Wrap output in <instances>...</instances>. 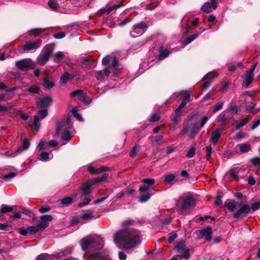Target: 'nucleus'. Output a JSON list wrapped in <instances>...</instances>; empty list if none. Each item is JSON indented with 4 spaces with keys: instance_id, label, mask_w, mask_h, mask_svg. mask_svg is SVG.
<instances>
[{
    "instance_id": "1",
    "label": "nucleus",
    "mask_w": 260,
    "mask_h": 260,
    "mask_svg": "<svg viewBox=\"0 0 260 260\" xmlns=\"http://www.w3.org/2000/svg\"><path fill=\"white\" fill-rule=\"evenodd\" d=\"M134 222V220L131 219L125 220L121 224L122 229L118 231L114 235V241L119 249L135 248L140 243L138 231L128 228Z\"/></svg>"
},
{
    "instance_id": "2",
    "label": "nucleus",
    "mask_w": 260,
    "mask_h": 260,
    "mask_svg": "<svg viewBox=\"0 0 260 260\" xmlns=\"http://www.w3.org/2000/svg\"><path fill=\"white\" fill-rule=\"evenodd\" d=\"M103 245V238L98 235L84 238L81 243L82 249L87 251L86 255L89 257L88 260H112L101 251Z\"/></svg>"
},
{
    "instance_id": "3",
    "label": "nucleus",
    "mask_w": 260,
    "mask_h": 260,
    "mask_svg": "<svg viewBox=\"0 0 260 260\" xmlns=\"http://www.w3.org/2000/svg\"><path fill=\"white\" fill-rule=\"evenodd\" d=\"M173 250L178 254L177 256L180 259H188L190 256V250L186 247V242L184 240H181L178 242Z\"/></svg>"
},
{
    "instance_id": "4",
    "label": "nucleus",
    "mask_w": 260,
    "mask_h": 260,
    "mask_svg": "<svg viewBox=\"0 0 260 260\" xmlns=\"http://www.w3.org/2000/svg\"><path fill=\"white\" fill-rule=\"evenodd\" d=\"M176 206L182 211H186L195 206L194 199L190 196L181 197L176 203Z\"/></svg>"
},
{
    "instance_id": "5",
    "label": "nucleus",
    "mask_w": 260,
    "mask_h": 260,
    "mask_svg": "<svg viewBox=\"0 0 260 260\" xmlns=\"http://www.w3.org/2000/svg\"><path fill=\"white\" fill-rule=\"evenodd\" d=\"M106 174H103L100 177L95 178L84 183L81 188L82 193L83 196H87L91 192V187L93 185L105 180L107 178Z\"/></svg>"
},
{
    "instance_id": "6",
    "label": "nucleus",
    "mask_w": 260,
    "mask_h": 260,
    "mask_svg": "<svg viewBox=\"0 0 260 260\" xmlns=\"http://www.w3.org/2000/svg\"><path fill=\"white\" fill-rule=\"evenodd\" d=\"M52 50L53 47L51 45H46L43 48L37 59L40 64H45L49 60Z\"/></svg>"
},
{
    "instance_id": "7",
    "label": "nucleus",
    "mask_w": 260,
    "mask_h": 260,
    "mask_svg": "<svg viewBox=\"0 0 260 260\" xmlns=\"http://www.w3.org/2000/svg\"><path fill=\"white\" fill-rule=\"evenodd\" d=\"M147 28V25L145 22H140L133 26L130 35L133 38H136L143 34L146 31Z\"/></svg>"
},
{
    "instance_id": "8",
    "label": "nucleus",
    "mask_w": 260,
    "mask_h": 260,
    "mask_svg": "<svg viewBox=\"0 0 260 260\" xmlns=\"http://www.w3.org/2000/svg\"><path fill=\"white\" fill-rule=\"evenodd\" d=\"M16 66L19 69L22 71H27L29 69H33L34 67L31 60L27 59H21L16 61Z\"/></svg>"
},
{
    "instance_id": "9",
    "label": "nucleus",
    "mask_w": 260,
    "mask_h": 260,
    "mask_svg": "<svg viewBox=\"0 0 260 260\" xmlns=\"http://www.w3.org/2000/svg\"><path fill=\"white\" fill-rule=\"evenodd\" d=\"M53 217L50 215H44L41 216L40 220L38 221L37 224L39 229L40 231H43L46 228L48 225V222L52 220Z\"/></svg>"
},
{
    "instance_id": "10",
    "label": "nucleus",
    "mask_w": 260,
    "mask_h": 260,
    "mask_svg": "<svg viewBox=\"0 0 260 260\" xmlns=\"http://www.w3.org/2000/svg\"><path fill=\"white\" fill-rule=\"evenodd\" d=\"M30 146V143L27 139H24L21 146L17 148L14 152H8L7 155L9 156H15L21 153L23 151L27 150Z\"/></svg>"
},
{
    "instance_id": "11",
    "label": "nucleus",
    "mask_w": 260,
    "mask_h": 260,
    "mask_svg": "<svg viewBox=\"0 0 260 260\" xmlns=\"http://www.w3.org/2000/svg\"><path fill=\"white\" fill-rule=\"evenodd\" d=\"M42 41L38 39L34 42H28L23 47L25 51H33L39 48L41 45Z\"/></svg>"
},
{
    "instance_id": "12",
    "label": "nucleus",
    "mask_w": 260,
    "mask_h": 260,
    "mask_svg": "<svg viewBox=\"0 0 260 260\" xmlns=\"http://www.w3.org/2000/svg\"><path fill=\"white\" fill-rule=\"evenodd\" d=\"M250 211V207L247 205H244L241 207L233 215V218H239L245 217Z\"/></svg>"
},
{
    "instance_id": "13",
    "label": "nucleus",
    "mask_w": 260,
    "mask_h": 260,
    "mask_svg": "<svg viewBox=\"0 0 260 260\" xmlns=\"http://www.w3.org/2000/svg\"><path fill=\"white\" fill-rule=\"evenodd\" d=\"M217 7L216 0H211L210 2H207L202 7L201 10L204 12L209 13L213 10H215Z\"/></svg>"
},
{
    "instance_id": "14",
    "label": "nucleus",
    "mask_w": 260,
    "mask_h": 260,
    "mask_svg": "<svg viewBox=\"0 0 260 260\" xmlns=\"http://www.w3.org/2000/svg\"><path fill=\"white\" fill-rule=\"evenodd\" d=\"M52 102V99L49 96H46L41 98L37 102V105L40 108H46Z\"/></svg>"
},
{
    "instance_id": "15",
    "label": "nucleus",
    "mask_w": 260,
    "mask_h": 260,
    "mask_svg": "<svg viewBox=\"0 0 260 260\" xmlns=\"http://www.w3.org/2000/svg\"><path fill=\"white\" fill-rule=\"evenodd\" d=\"M199 232L206 239L207 241H210L212 239V229L209 226L207 228L199 231Z\"/></svg>"
},
{
    "instance_id": "16",
    "label": "nucleus",
    "mask_w": 260,
    "mask_h": 260,
    "mask_svg": "<svg viewBox=\"0 0 260 260\" xmlns=\"http://www.w3.org/2000/svg\"><path fill=\"white\" fill-rule=\"evenodd\" d=\"M236 151L238 153H244L248 152L251 149V146L249 144H240L236 146Z\"/></svg>"
},
{
    "instance_id": "17",
    "label": "nucleus",
    "mask_w": 260,
    "mask_h": 260,
    "mask_svg": "<svg viewBox=\"0 0 260 260\" xmlns=\"http://www.w3.org/2000/svg\"><path fill=\"white\" fill-rule=\"evenodd\" d=\"M110 73V71L108 68L104 70L103 72L101 71H96L95 72V76L96 79L99 81H103L104 80L105 77H108Z\"/></svg>"
},
{
    "instance_id": "18",
    "label": "nucleus",
    "mask_w": 260,
    "mask_h": 260,
    "mask_svg": "<svg viewBox=\"0 0 260 260\" xmlns=\"http://www.w3.org/2000/svg\"><path fill=\"white\" fill-rule=\"evenodd\" d=\"M221 129L219 128L216 129V130L212 133L210 141L215 145L218 141L220 137H221Z\"/></svg>"
},
{
    "instance_id": "19",
    "label": "nucleus",
    "mask_w": 260,
    "mask_h": 260,
    "mask_svg": "<svg viewBox=\"0 0 260 260\" xmlns=\"http://www.w3.org/2000/svg\"><path fill=\"white\" fill-rule=\"evenodd\" d=\"M72 127H70L64 131L61 136V138L63 140L66 141L67 142L70 141L73 136L72 132Z\"/></svg>"
},
{
    "instance_id": "20",
    "label": "nucleus",
    "mask_w": 260,
    "mask_h": 260,
    "mask_svg": "<svg viewBox=\"0 0 260 260\" xmlns=\"http://www.w3.org/2000/svg\"><path fill=\"white\" fill-rule=\"evenodd\" d=\"M237 205V203L234 200H227L224 203V206L231 212L235 211Z\"/></svg>"
},
{
    "instance_id": "21",
    "label": "nucleus",
    "mask_w": 260,
    "mask_h": 260,
    "mask_svg": "<svg viewBox=\"0 0 260 260\" xmlns=\"http://www.w3.org/2000/svg\"><path fill=\"white\" fill-rule=\"evenodd\" d=\"M71 79H72V77L70 74L68 72H64L60 77L59 83L61 85H65Z\"/></svg>"
},
{
    "instance_id": "22",
    "label": "nucleus",
    "mask_w": 260,
    "mask_h": 260,
    "mask_svg": "<svg viewBox=\"0 0 260 260\" xmlns=\"http://www.w3.org/2000/svg\"><path fill=\"white\" fill-rule=\"evenodd\" d=\"M170 52L166 48L161 46L159 49L158 58L159 59H163L166 58L169 54Z\"/></svg>"
},
{
    "instance_id": "23",
    "label": "nucleus",
    "mask_w": 260,
    "mask_h": 260,
    "mask_svg": "<svg viewBox=\"0 0 260 260\" xmlns=\"http://www.w3.org/2000/svg\"><path fill=\"white\" fill-rule=\"evenodd\" d=\"M164 182L166 184H172V182L175 180L176 175L174 174H167L164 175Z\"/></svg>"
},
{
    "instance_id": "24",
    "label": "nucleus",
    "mask_w": 260,
    "mask_h": 260,
    "mask_svg": "<svg viewBox=\"0 0 260 260\" xmlns=\"http://www.w3.org/2000/svg\"><path fill=\"white\" fill-rule=\"evenodd\" d=\"M40 157L41 160L46 161L53 158V154L51 152L50 153L42 152L41 153Z\"/></svg>"
},
{
    "instance_id": "25",
    "label": "nucleus",
    "mask_w": 260,
    "mask_h": 260,
    "mask_svg": "<svg viewBox=\"0 0 260 260\" xmlns=\"http://www.w3.org/2000/svg\"><path fill=\"white\" fill-rule=\"evenodd\" d=\"M15 209V206H7L6 205H3L2 206V209L0 210V216L3 213H6L7 212L12 211Z\"/></svg>"
},
{
    "instance_id": "26",
    "label": "nucleus",
    "mask_w": 260,
    "mask_h": 260,
    "mask_svg": "<svg viewBox=\"0 0 260 260\" xmlns=\"http://www.w3.org/2000/svg\"><path fill=\"white\" fill-rule=\"evenodd\" d=\"M34 120L33 122H29V125L38 131L40 128V124H39V117L37 115L34 116Z\"/></svg>"
},
{
    "instance_id": "27",
    "label": "nucleus",
    "mask_w": 260,
    "mask_h": 260,
    "mask_svg": "<svg viewBox=\"0 0 260 260\" xmlns=\"http://www.w3.org/2000/svg\"><path fill=\"white\" fill-rule=\"evenodd\" d=\"M253 78V74L247 72L245 78V84L247 87L252 82Z\"/></svg>"
},
{
    "instance_id": "28",
    "label": "nucleus",
    "mask_w": 260,
    "mask_h": 260,
    "mask_svg": "<svg viewBox=\"0 0 260 260\" xmlns=\"http://www.w3.org/2000/svg\"><path fill=\"white\" fill-rule=\"evenodd\" d=\"M64 56L63 52L58 51L53 55V60L56 62H58Z\"/></svg>"
},
{
    "instance_id": "29",
    "label": "nucleus",
    "mask_w": 260,
    "mask_h": 260,
    "mask_svg": "<svg viewBox=\"0 0 260 260\" xmlns=\"http://www.w3.org/2000/svg\"><path fill=\"white\" fill-rule=\"evenodd\" d=\"M44 29L42 28H34L30 30L28 32V34L29 36H38L40 34V33Z\"/></svg>"
},
{
    "instance_id": "30",
    "label": "nucleus",
    "mask_w": 260,
    "mask_h": 260,
    "mask_svg": "<svg viewBox=\"0 0 260 260\" xmlns=\"http://www.w3.org/2000/svg\"><path fill=\"white\" fill-rule=\"evenodd\" d=\"M54 84L52 81H50L47 78H45L43 80V86L45 88L50 89L54 86Z\"/></svg>"
},
{
    "instance_id": "31",
    "label": "nucleus",
    "mask_w": 260,
    "mask_h": 260,
    "mask_svg": "<svg viewBox=\"0 0 260 260\" xmlns=\"http://www.w3.org/2000/svg\"><path fill=\"white\" fill-rule=\"evenodd\" d=\"M201 128H200V126L199 127L198 126V123H194L191 129H192V131H193V133H192V134H190L189 135V137L191 138V139H193L194 138V137L195 136V135H196V134L198 132V131L201 129Z\"/></svg>"
},
{
    "instance_id": "32",
    "label": "nucleus",
    "mask_w": 260,
    "mask_h": 260,
    "mask_svg": "<svg viewBox=\"0 0 260 260\" xmlns=\"http://www.w3.org/2000/svg\"><path fill=\"white\" fill-rule=\"evenodd\" d=\"M199 35V34H194L190 36L188 38L185 39L183 42V44L184 45H187L190 43L192 41L195 40Z\"/></svg>"
},
{
    "instance_id": "33",
    "label": "nucleus",
    "mask_w": 260,
    "mask_h": 260,
    "mask_svg": "<svg viewBox=\"0 0 260 260\" xmlns=\"http://www.w3.org/2000/svg\"><path fill=\"white\" fill-rule=\"evenodd\" d=\"M72 113L73 115L77 118L79 121H83V119L82 116L78 113V108L77 107H74L72 110Z\"/></svg>"
},
{
    "instance_id": "34",
    "label": "nucleus",
    "mask_w": 260,
    "mask_h": 260,
    "mask_svg": "<svg viewBox=\"0 0 260 260\" xmlns=\"http://www.w3.org/2000/svg\"><path fill=\"white\" fill-rule=\"evenodd\" d=\"M92 213V211L87 210L81 215V218L84 220L91 219L93 218Z\"/></svg>"
},
{
    "instance_id": "35",
    "label": "nucleus",
    "mask_w": 260,
    "mask_h": 260,
    "mask_svg": "<svg viewBox=\"0 0 260 260\" xmlns=\"http://www.w3.org/2000/svg\"><path fill=\"white\" fill-rule=\"evenodd\" d=\"M80 100L83 102L85 104L89 105L92 102V100L84 92L82 94Z\"/></svg>"
},
{
    "instance_id": "36",
    "label": "nucleus",
    "mask_w": 260,
    "mask_h": 260,
    "mask_svg": "<svg viewBox=\"0 0 260 260\" xmlns=\"http://www.w3.org/2000/svg\"><path fill=\"white\" fill-rule=\"evenodd\" d=\"M27 228L28 233L31 235L35 234L40 231V229H39L37 224L36 226H29Z\"/></svg>"
},
{
    "instance_id": "37",
    "label": "nucleus",
    "mask_w": 260,
    "mask_h": 260,
    "mask_svg": "<svg viewBox=\"0 0 260 260\" xmlns=\"http://www.w3.org/2000/svg\"><path fill=\"white\" fill-rule=\"evenodd\" d=\"M49 6L53 10H56L59 6L55 0H49L48 2Z\"/></svg>"
},
{
    "instance_id": "38",
    "label": "nucleus",
    "mask_w": 260,
    "mask_h": 260,
    "mask_svg": "<svg viewBox=\"0 0 260 260\" xmlns=\"http://www.w3.org/2000/svg\"><path fill=\"white\" fill-rule=\"evenodd\" d=\"M140 147L137 145H136L135 147H134L129 153V155L131 157H135L137 155L138 152L140 150Z\"/></svg>"
},
{
    "instance_id": "39",
    "label": "nucleus",
    "mask_w": 260,
    "mask_h": 260,
    "mask_svg": "<svg viewBox=\"0 0 260 260\" xmlns=\"http://www.w3.org/2000/svg\"><path fill=\"white\" fill-rule=\"evenodd\" d=\"M71 253V249H67L64 251H62L60 252L56 253L54 254V256L57 257H61L62 256H65L68 254H70Z\"/></svg>"
},
{
    "instance_id": "40",
    "label": "nucleus",
    "mask_w": 260,
    "mask_h": 260,
    "mask_svg": "<svg viewBox=\"0 0 260 260\" xmlns=\"http://www.w3.org/2000/svg\"><path fill=\"white\" fill-rule=\"evenodd\" d=\"M16 176V174L14 172H11L3 176V179L6 181L11 180L13 178Z\"/></svg>"
},
{
    "instance_id": "41",
    "label": "nucleus",
    "mask_w": 260,
    "mask_h": 260,
    "mask_svg": "<svg viewBox=\"0 0 260 260\" xmlns=\"http://www.w3.org/2000/svg\"><path fill=\"white\" fill-rule=\"evenodd\" d=\"M83 92H84L82 90H81V89L76 90L73 91V92H72L70 93V96L72 98H74V97L78 96H79V99H80Z\"/></svg>"
},
{
    "instance_id": "42",
    "label": "nucleus",
    "mask_w": 260,
    "mask_h": 260,
    "mask_svg": "<svg viewBox=\"0 0 260 260\" xmlns=\"http://www.w3.org/2000/svg\"><path fill=\"white\" fill-rule=\"evenodd\" d=\"M73 202V198L71 197H67L63 198L61 201V203L62 205H64L66 206L69 205L71 204Z\"/></svg>"
},
{
    "instance_id": "43",
    "label": "nucleus",
    "mask_w": 260,
    "mask_h": 260,
    "mask_svg": "<svg viewBox=\"0 0 260 260\" xmlns=\"http://www.w3.org/2000/svg\"><path fill=\"white\" fill-rule=\"evenodd\" d=\"M251 162L256 167H260V157H255L251 159Z\"/></svg>"
},
{
    "instance_id": "44",
    "label": "nucleus",
    "mask_w": 260,
    "mask_h": 260,
    "mask_svg": "<svg viewBox=\"0 0 260 260\" xmlns=\"http://www.w3.org/2000/svg\"><path fill=\"white\" fill-rule=\"evenodd\" d=\"M216 90L215 88H213L212 91H209L207 93L203 98V101H207L209 100L213 95L215 94L214 91Z\"/></svg>"
},
{
    "instance_id": "45",
    "label": "nucleus",
    "mask_w": 260,
    "mask_h": 260,
    "mask_svg": "<svg viewBox=\"0 0 260 260\" xmlns=\"http://www.w3.org/2000/svg\"><path fill=\"white\" fill-rule=\"evenodd\" d=\"M49 255L47 253H42L38 255L35 260H48Z\"/></svg>"
},
{
    "instance_id": "46",
    "label": "nucleus",
    "mask_w": 260,
    "mask_h": 260,
    "mask_svg": "<svg viewBox=\"0 0 260 260\" xmlns=\"http://www.w3.org/2000/svg\"><path fill=\"white\" fill-rule=\"evenodd\" d=\"M121 6H122V3H121V2H120L117 4L113 5L112 6L109 7L108 8L107 11L109 13H110V12H112L113 10H116L117 9L120 8Z\"/></svg>"
},
{
    "instance_id": "47",
    "label": "nucleus",
    "mask_w": 260,
    "mask_h": 260,
    "mask_svg": "<svg viewBox=\"0 0 260 260\" xmlns=\"http://www.w3.org/2000/svg\"><path fill=\"white\" fill-rule=\"evenodd\" d=\"M150 198V195L149 193H147L146 194H143L140 197L139 201L141 202H145L148 201Z\"/></svg>"
},
{
    "instance_id": "48",
    "label": "nucleus",
    "mask_w": 260,
    "mask_h": 260,
    "mask_svg": "<svg viewBox=\"0 0 260 260\" xmlns=\"http://www.w3.org/2000/svg\"><path fill=\"white\" fill-rule=\"evenodd\" d=\"M28 91L33 93H39L40 89L37 86H32L28 88Z\"/></svg>"
},
{
    "instance_id": "49",
    "label": "nucleus",
    "mask_w": 260,
    "mask_h": 260,
    "mask_svg": "<svg viewBox=\"0 0 260 260\" xmlns=\"http://www.w3.org/2000/svg\"><path fill=\"white\" fill-rule=\"evenodd\" d=\"M196 152V149L194 147H191L187 152L186 154V157L188 158H191L192 157Z\"/></svg>"
},
{
    "instance_id": "50",
    "label": "nucleus",
    "mask_w": 260,
    "mask_h": 260,
    "mask_svg": "<svg viewBox=\"0 0 260 260\" xmlns=\"http://www.w3.org/2000/svg\"><path fill=\"white\" fill-rule=\"evenodd\" d=\"M223 103L219 102L217 104H216L213 110V112L215 113L218 111L220 110L223 107Z\"/></svg>"
},
{
    "instance_id": "51",
    "label": "nucleus",
    "mask_w": 260,
    "mask_h": 260,
    "mask_svg": "<svg viewBox=\"0 0 260 260\" xmlns=\"http://www.w3.org/2000/svg\"><path fill=\"white\" fill-rule=\"evenodd\" d=\"M255 107V104L253 102H250L248 103V105L246 107V111L251 112Z\"/></svg>"
},
{
    "instance_id": "52",
    "label": "nucleus",
    "mask_w": 260,
    "mask_h": 260,
    "mask_svg": "<svg viewBox=\"0 0 260 260\" xmlns=\"http://www.w3.org/2000/svg\"><path fill=\"white\" fill-rule=\"evenodd\" d=\"M160 119V116L158 114H153L150 117L149 121L154 122L158 121Z\"/></svg>"
},
{
    "instance_id": "53",
    "label": "nucleus",
    "mask_w": 260,
    "mask_h": 260,
    "mask_svg": "<svg viewBox=\"0 0 260 260\" xmlns=\"http://www.w3.org/2000/svg\"><path fill=\"white\" fill-rule=\"evenodd\" d=\"M91 201L90 198H86L83 202H81L78 204V206L80 208L88 205L89 202Z\"/></svg>"
},
{
    "instance_id": "54",
    "label": "nucleus",
    "mask_w": 260,
    "mask_h": 260,
    "mask_svg": "<svg viewBox=\"0 0 260 260\" xmlns=\"http://www.w3.org/2000/svg\"><path fill=\"white\" fill-rule=\"evenodd\" d=\"M182 101L186 103V104L189 103L190 101V94L188 92H185Z\"/></svg>"
},
{
    "instance_id": "55",
    "label": "nucleus",
    "mask_w": 260,
    "mask_h": 260,
    "mask_svg": "<svg viewBox=\"0 0 260 260\" xmlns=\"http://www.w3.org/2000/svg\"><path fill=\"white\" fill-rule=\"evenodd\" d=\"M178 235L176 233L172 234L169 237L168 242L169 243H172L177 238Z\"/></svg>"
},
{
    "instance_id": "56",
    "label": "nucleus",
    "mask_w": 260,
    "mask_h": 260,
    "mask_svg": "<svg viewBox=\"0 0 260 260\" xmlns=\"http://www.w3.org/2000/svg\"><path fill=\"white\" fill-rule=\"evenodd\" d=\"M66 36V34L63 32H60L55 34L53 35V37L56 39H60L63 38Z\"/></svg>"
},
{
    "instance_id": "57",
    "label": "nucleus",
    "mask_w": 260,
    "mask_h": 260,
    "mask_svg": "<svg viewBox=\"0 0 260 260\" xmlns=\"http://www.w3.org/2000/svg\"><path fill=\"white\" fill-rule=\"evenodd\" d=\"M87 170L92 174H95L99 173L98 169H96L92 166L88 167Z\"/></svg>"
},
{
    "instance_id": "58",
    "label": "nucleus",
    "mask_w": 260,
    "mask_h": 260,
    "mask_svg": "<svg viewBox=\"0 0 260 260\" xmlns=\"http://www.w3.org/2000/svg\"><path fill=\"white\" fill-rule=\"evenodd\" d=\"M142 182L144 183L150 185H152L154 184L155 181L153 179L148 178V179H143L142 180Z\"/></svg>"
},
{
    "instance_id": "59",
    "label": "nucleus",
    "mask_w": 260,
    "mask_h": 260,
    "mask_svg": "<svg viewBox=\"0 0 260 260\" xmlns=\"http://www.w3.org/2000/svg\"><path fill=\"white\" fill-rule=\"evenodd\" d=\"M39 115L42 119L44 118L48 114V112L46 109L40 110L38 112Z\"/></svg>"
},
{
    "instance_id": "60",
    "label": "nucleus",
    "mask_w": 260,
    "mask_h": 260,
    "mask_svg": "<svg viewBox=\"0 0 260 260\" xmlns=\"http://www.w3.org/2000/svg\"><path fill=\"white\" fill-rule=\"evenodd\" d=\"M245 136H246V134L244 132H240L239 133H238L236 134L235 138L237 140H240V139L245 138Z\"/></svg>"
},
{
    "instance_id": "61",
    "label": "nucleus",
    "mask_w": 260,
    "mask_h": 260,
    "mask_svg": "<svg viewBox=\"0 0 260 260\" xmlns=\"http://www.w3.org/2000/svg\"><path fill=\"white\" fill-rule=\"evenodd\" d=\"M260 124V119H258L257 120H256L254 121H253L252 126L251 127V129L252 130L256 128Z\"/></svg>"
},
{
    "instance_id": "62",
    "label": "nucleus",
    "mask_w": 260,
    "mask_h": 260,
    "mask_svg": "<svg viewBox=\"0 0 260 260\" xmlns=\"http://www.w3.org/2000/svg\"><path fill=\"white\" fill-rule=\"evenodd\" d=\"M110 56H105L102 59V64L104 66L107 65L110 62Z\"/></svg>"
},
{
    "instance_id": "63",
    "label": "nucleus",
    "mask_w": 260,
    "mask_h": 260,
    "mask_svg": "<svg viewBox=\"0 0 260 260\" xmlns=\"http://www.w3.org/2000/svg\"><path fill=\"white\" fill-rule=\"evenodd\" d=\"M247 180L248 184H250V185H253L255 183V179L253 177H252L251 176H249L247 178Z\"/></svg>"
},
{
    "instance_id": "64",
    "label": "nucleus",
    "mask_w": 260,
    "mask_h": 260,
    "mask_svg": "<svg viewBox=\"0 0 260 260\" xmlns=\"http://www.w3.org/2000/svg\"><path fill=\"white\" fill-rule=\"evenodd\" d=\"M50 210V208L47 206H45L41 207L39 209V211L42 213H45L49 211Z\"/></svg>"
}]
</instances>
